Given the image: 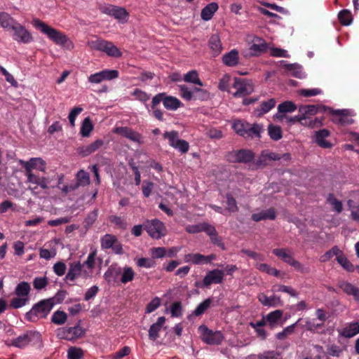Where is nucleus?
<instances>
[{"mask_svg":"<svg viewBox=\"0 0 359 359\" xmlns=\"http://www.w3.org/2000/svg\"><path fill=\"white\" fill-rule=\"evenodd\" d=\"M337 262L347 271L353 272L355 270L354 266L344 255L336 257Z\"/></svg>","mask_w":359,"mask_h":359,"instance_id":"obj_47","label":"nucleus"},{"mask_svg":"<svg viewBox=\"0 0 359 359\" xmlns=\"http://www.w3.org/2000/svg\"><path fill=\"white\" fill-rule=\"evenodd\" d=\"M224 273L219 269L210 271L203 280L201 287H208L211 284H219L223 282Z\"/></svg>","mask_w":359,"mask_h":359,"instance_id":"obj_15","label":"nucleus"},{"mask_svg":"<svg viewBox=\"0 0 359 359\" xmlns=\"http://www.w3.org/2000/svg\"><path fill=\"white\" fill-rule=\"evenodd\" d=\"M93 130V125L92 123L91 119L90 117H86L83 119L80 133L83 137H88Z\"/></svg>","mask_w":359,"mask_h":359,"instance_id":"obj_41","label":"nucleus"},{"mask_svg":"<svg viewBox=\"0 0 359 359\" xmlns=\"http://www.w3.org/2000/svg\"><path fill=\"white\" fill-rule=\"evenodd\" d=\"M198 330L201 334V339L207 344H219L224 339L220 331L213 332L205 325H200Z\"/></svg>","mask_w":359,"mask_h":359,"instance_id":"obj_6","label":"nucleus"},{"mask_svg":"<svg viewBox=\"0 0 359 359\" xmlns=\"http://www.w3.org/2000/svg\"><path fill=\"white\" fill-rule=\"evenodd\" d=\"M30 291V285L27 282L23 281L20 283L15 287V292L19 296H27Z\"/></svg>","mask_w":359,"mask_h":359,"instance_id":"obj_49","label":"nucleus"},{"mask_svg":"<svg viewBox=\"0 0 359 359\" xmlns=\"http://www.w3.org/2000/svg\"><path fill=\"white\" fill-rule=\"evenodd\" d=\"M85 333V330L77 325L74 327H62L58 329L57 331V336L60 339L68 341H75L84 336Z\"/></svg>","mask_w":359,"mask_h":359,"instance_id":"obj_7","label":"nucleus"},{"mask_svg":"<svg viewBox=\"0 0 359 359\" xmlns=\"http://www.w3.org/2000/svg\"><path fill=\"white\" fill-rule=\"evenodd\" d=\"M259 302L265 306L276 307L283 305L280 297L273 295L271 297L266 296L264 293H260L258 294Z\"/></svg>","mask_w":359,"mask_h":359,"instance_id":"obj_19","label":"nucleus"},{"mask_svg":"<svg viewBox=\"0 0 359 359\" xmlns=\"http://www.w3.org/2000/svg\"><path fill=\"white\" fill-rule=\"evenodd\" d=\"M163 137L169 140V144L172 147L175 148L176 147V142L179 140L177 131L165 132L163 133Z\"/></svg>","mask_w":359,"mask_h":359,"instance_id":"obj_58","label":"nucleus"},{"mask_svg":"<svg viewBox=\"0 0 359 359\" xmlns=\"http://www.w3.org/2000/svg\"><path fill=\"white\" fill-rule=\"evenodd\" d=\"M252 42L253 43L250 46L251 55H259L266 52L267 43L263 39L255 36Z\"/></svg>","mask_w":359,"mask_h":359,"instance_id":"obj_17","label":"nucleus"},{"mask_svg":"<svg viewBox=\"0 0 359 359\" xmlns=\"http://www.w3.org/2000/svg\"><path fill=\"white\" fill-rule=\"evenodd\" d=\"M156 262L154 259L148 258H140L137 262V265L140 267L151 268L154 267Z\"/></svg>","mask_w":359,"mask_h":359,"instance_id":"obj_63","label":"nucleus"},{"mask_svg":"<svg viewBox=\"0 0 359 359\" xmlns=\"http://www.w3.org/2000/svg\"><path fill=\"white\" fill-rule=\"evenodd\" d=\"M257 269H259L261 271L266 272L268 274L273 275L276 277H278L279 276V271H278L275 268L271 267L267 264H259L257 265Z\"/></svg>","mask_w":359,"mask_h":359,"instance_id":"obj_55","label":"nucleus"},{"mask_svg":"<svg viewBox=\"0 0 359 359\" xmlns=\"http://www.w3.org/2000/svg\"><path fill=\"white\" fill-rule=\"evenodd\" d=\"M358 333H359V324L358 323L355 322L350 323L348 326L345 327L343 330L341 334L346 337L350 338Z\"/></svg>","mask_w":359,"mask_h":359,"instance_id":"obj_39","label":"nucleus"},{"mask_svg":"<svg viewBox=\"0 0 359 359\" xmlns=\"http://www.w3.org/2000/svg\"><path fill=\"white\" fill-rule=\"evenodd\" d=\"M97 217V210H94L89 212L83 221V226L88 230L95 222Z\"/></svg>","mask_w":359,"mask_h":359,"instance_id":"obj_54","label":"nucleus"},{"mask_svg":"<svg viewBox=\"0 0 359 359\" xmlns=\"http://www.w3.org/2000/svg\"><path fill=\"white\" fill-rule=\"evenodd\" d=\"M283 314V312L282 310H276L269 313L266 317L269 326L271 328H273L278 324V321L280 320Z\"/></svg>","mask_w":359,"mask_h":359,"instance_id":"obj_32","label":"nucleus"},{"mask_svg":"<svg viewBox=\"0 0 359 359\" xmlns=\"http://www.w3.org/2000/svg\"><path fill=\"white\" fill-rule=\"evenodd\" d=\"M83 356V351L81 348L72 346L67 351L68 359H81Z\"/></svg>","mask_w":359,"mask_h":359,"instance_id":"obj_52","label":"nucleus"},{"mask_svg":"<svg viewBox=\"0 0 359 359\" xmlns=\"http://www.w3.org/2000/svg\"><path fill=\"white\" fill-rule=\"evenodd\" d=\"M144 229L149 235L156 239H159L165 234V227L158 219L147 221L144 225Z\"/></svg>","mask_w":359,"mask_h":359,"instance_id":"obj_10","label":"nucleus"},{"mask_svg":"<svg viewBox=\"0 0 359 359\" xmlns=\"http://www.w3.org/2000/svg\"><path fill=\"white\" fill-rule=\"evenodd\" d=\"M327 109L328 107L322 104H306L300 105L298 107V111L302 116H304V120H306L309 119L311 116L327 111Z\"/></svg>","mask_w":359,"mask_h":359,"instance_id":"obj_14","label":"nucleus"},{"mask_svg":"<svg viewBox=\"0 0 359 359\" xmlns=\"http://www.w3.org/2000/svg\"><path fill=\"white\" fill-rule=\"evenodd\" d=\"M114 133L123 137H126L134 142H142V135L128 127H116L114 129Z\"/></svg>","mask_w":359,"mask_h":359,"instance_id":"obj_16","label":"nucleus"},{"mask_svg":"<svg viewBox=\"0 0 359 359\" xmlns=\"http://www.w3.org/2000/svg\"><path fill=\"white\" fill-rule=\"evenodd\" d=\"M276 101L274 98H271L267 101L262 102L259 106L255 109V114L259 117L262 116L273 109L276 106Z\"/></svg>","mask_w":359,"mask_h":359,"instance_id":"obj_23","label":"nucleus"},{"mask_svg":"<svg viewBox=\"0 0 359 359\" xmlns=\"http://www.w3.org/2000/svg\"><path fill=\"white\" fill-rule=\"evenodd\" d=\"M67 318V314L64 311H55L51 318V321L56 325H63Z\"/></svg>","mask_w":359,"mask_h":359,"instance_id":"obj_53","label":"nucleus"},{"mask_svg":"<svg viewBox=\"0 0 359 359\" xmlns=\"http://www.w3.org/2000/svg\"><path fill=\"white\" fill-rule=\"evenodd\" d=\"M209 46L216 53H219L222 50L220 39L217 34H212L209 39Z\"/></svg>","mask_w":359,"mask_h":359,"instance_id":"obj_45","label":"nucleus"},{"mask_svg":"<svg viewBox=\"0 0 359 359\" xmlns=\"http://www.w3.org/2000/svg\"><path fill=\"white\" fill-rule=\"evenodd\" d=\"M48 285L46 277H36L33 280V285L36 290L43 289Z\"/></svg>","mask_w":359,"mask_h":359,"instance_id":"obj_61","label":"nucleus"},{"mask_svg":"<svg viewBox=\"0 0 359 359\" xmlns=\"http://www.w3.org/2000/svg\"><path fill=\"white\" fill-rule=\"evenodd\" d=\"M248 123L245 121L236 120L232 124V128L236 134L241 137H245Z\"/></svg>","mask_w":359,"mask_h":359,"instance_id":"obj_35","label":"nucleus"},{"mask_svg":"<svg viewBox=\"0 0 359 359\" xmlns=\"http://www.w3.org/2000/svg\"><path fill=\"white\" fill-rule=\"evenodd\" d=\"M32 25L57 45L65 46L69 41L65 34L37 18L32 20Z\"/></svg>","mask_w":359,"mask_h":359,"instance_id":"obj_1","label":"nucleus"},{"mask_svg":"<svg viewBox=\"0 0 359 359\" xmlns=\"http://www.w3.org/2000/svg\"><path fill=\"white\" fill-rule=\"evenodd\" d=\"M218 9V4L215 2H212L207 6H205L201 11V16L203 20L208 21L210 20L214 13Z\"/></svg>","mask_w":359,"mask_h":359,"instance_id":"obj_28","label":"nucleus"},{"mask_svg":"<svg viewBox=\"0 0 359 359\" xmlns=\"http://www.w3.org/2000/svg\"><path fill=\"white\" fill-rule=\"evenodd\" d=\"M118 77V72L115 69H104L91 74L88 81L91 83H100L104 80H111Z\"/></svg>","mask_w":359,"mask_h":359,"instance_id":"obj_13","label":"nucleus"},{"mask_svg":"<svg viewBox=\"0 0 359 359\" xmlns=\"http://www.w3.org/2000/svg\"><path fill=\"white\" fill-rule=\"evenodd\" d=\"M41 162V158H32L28 161H20L21 165H23L26 170V173L32 172V169L38 168V164Z\"/></svg>","mask_w":359,"mask_h":359,"instance_id":"obj_46","label":"nucleus"},{"mask_svg":"<svg viewBox=\"0 0 359 359\" xmlns=\"http://www.w3.org/2000/svg\"><path fill=\"white\" fill-rule=\"evenodd\" d=\"M212 303V299L208 298L203 302L200 303L196 309L193 311V315L199 316L205 313V311L210 307Z\"/></svg>","mask_w":359,"mask_h":359,"instance_id":"obj_51","label":"nucleus"},{"mask_svg":"<svg viewBox=\"0 0 359 359\" xmlns=\"http://www.w3.org/2000/svg\"><path fill=\"white\" fill-rule=\"evenodd\" d=\"M287 249L276 248L273 250V254L280 258L283 262L293 266L302 273H309V269L306 268L299 262L294 259L292 256L287 252Z\"/></svg>","mask_w":359,"mask_h":359,"instance_id":"obj_8","label":"nucleus"},{"mask_svg":"<svg viewBox=\"0 0 359 359\" xmlns=\"http://www.w3.org/2000/svg\"><path fill=\"white\" fill-rule=\"evenodd\" d=\"M41 340V335L37 331L29 330L12 340L11 345L18 348H23L31 342L36 343Z\"/></svg>","mask_w":359,"mask_h":359,"instance_id":"obj_5","label":"nucleus"},{"mask_svg":"<svg viewBox=\"0 0 359 359\" xmlns=\"http://www.w3.org/2000/svg\"><path fill=\"white\" fill-rule=\"evenodd\" d=\"M245 138H260L261 133L264 130L263 126L258 123L250 124L248 123Z\"/></svg>","mask_w":359,"mask_h":359,"instance_id":"obj_26","label":"nucleus"},{"mask_svg":"<svg viewBox=\"0 0 359 359\" xmlns=\"http://www.w3.org/2000/svg\"><path fill=\"white\" fill-rule=\"evenodd\" d=\"M53 307L52 299H43L35 304L32 309L26 313L25 318L30 322H35L39 318H46Z\"/></svg>","mask_w":359,"mask_h":359,"instance_id":"obj_2","label":"nucleus"},{"mask_svg":"<svg viewBox=\"0 0 359 359\" xmlns=\"http://www.w3.org/2000/svg\"><path fill=\"white\" fill-rule=\"evenodd\" d=\"M88 44L91 49L104 52L111 57H119L122 55L120 50L111 41L97 39L88 41Z\"/></svg>","mask_w":359,"mask_h":359,"instance_id":"obj_4","label":"nucleus"},{"mask_svg":"<svg viewBox=\"0 0 359 359\" xmlns=\"http://www.w3.org/2000/svg\"><path fill=\"white\" fill-rule=\"evenodd\" d=\"M121 277L120 281L123 284H126L133 280L135 276V272L133 269L130 266H126L121 270Z\"/></svg>","mask_w":359,"mask_h":359,"instance_id":"obj_40","label":"nucleus"},{"mask_svg":"<svg viewBox=\"0 0 359 359\" xmlns=\"http://www.w3.org/2000/svg\"><path fill=\"white\" fill-rule=\"evenodd\" d=\"M76 180L81 187H86L90 184V175L88 172L81 170L76 175Z\"/></svg>","mask_w":359,"mask_h":359,"instance_id":"obj_50","label":"nucleus"},{"mask_svg":"<svg viewBox=\"0 0 359 359\" xmlns=\"http://www.w3.org/2000/svg\"><path fill=\"white\" fill-rule=\"evenodd\" d=\"M184 81L185 82L197 84L200 86H203V83L200 80L198 72L196 70H191L187 73L184 76Z\"/></svg>","mask_w":359,"mask_h":359,"instance_id":"obj_42","label":"nucleus"},{"mask_svg":"<svg viewBox=\"0 0 359 359\" xmlns=\"http://www.w3.org/2000/svg\"><path fill=\"white\" fill-rule=\"evenodd\" d=\"M16 21L8 13L5 12L0 13V25L2 27L11 30L13 26L16 24Z\"/></svg>","mask_w":359,"mask_h":359,"instance_id":"obj_34","label":"nucleus"},{"mask_svg":"<svg viewBox=\"0 0 359 359\" xmlns=\"http://www.w3.org/2000/svg\"><path fill=\"white\" fill-rule=\"evenodd\" d=\"M327 202L330 204L332 209L337 213H341L343 210L341 201L337 199L333 194H329L327 198Z\"/></svg>","mask_w":359,"mask_h":359,"instance_id":"obj_43","label":"nucleus"},{"mask_svg":"<svg viewBox=\"0 0 359 359\" xmlns=\"http://www.w3.org/2000/svg\"><path fill=\"white\" fill-rule=\"evenodd\" d=\"M82 269L83 266L79 262L71 263L65 280L74 281L76 278L81 276Z\"/></svg>","mask_w":359,"mask_h":359,"instance_id":"obj_22","label":"nucleus"},{"mask_svg":"<svg viewBox=\"0 0 359 359\" xmlns=\"http://www.w3.org/2000/svg\"><path fill=\"white\" fill-rule=\"evenodd\" d=\"M102 11L108 15L114 17L121 23L126 22L129 16V13L126 8L111 5L104 7Z\"/></svg>","mask_w":359,"mask_h":359,"instance_id":"obj_11","label":"nucleus"},{"mask_svg":"<svg viewBox=\"0 0 359 359\" xmlns=\"http://www.w3.org/2000/svg\"><path fill=\"white\" fill-rule=\"evenodd\" d=\"M165 318L164 316L159 317L156 323L152 324L149 330V338L152 341H156L159 337V332L162 329L165 323Z\"/></svg>","mask_w":359,"mask_h":359,"instance_id":"obj_21","label":"nucleus"},{"mask_svg":"<svg viewBox=\"0 0 359 359\" xmlns=\"http://www.w3.org/2000/svg\"><path fill=\"white\" fill-rule=\"evenodd\" d=\"M180 90V95L182 98L187 101H190L191 100H194V93L185 85L179 86Z\"/></svg>","mask_w":359,"mask_h":359,"instance_id":"obj_56","label":"nucleus"},{"mask_svg":"<svg viewBox=\"0 0 359 359\" xmlns=\"http://www.w3.org/2000/svg\"><path fill=\"white\" fill-rule=\"evenodd\" d=\"M276 217V212L273 208H270L266 210L262 211L258 213L252 214V219L255 222H259L261 220H274Z\"/></svg>","mask_w":359,"mask_h":359,"instance_id":"obj_24","label":"nucleus"},{"mask_svg":"<svg viewBox=\"0 0 359 359\" xmlns=\"http://www.w3.org/2000/svg\"><path fill=\"white\" fill-rule=\"evenodd\" d=\"M297 323H295L290 326H287L282 332H278L276 334V338L278 339L283 340L285 339L287 335L292 334Z\"/></svg>","mask_w":359,"mask_h":359,"instance_id":"obj_60","label":"nucleus"},{"mask_svg":"<svg viewBox=\"0 0 359 359\" xmlns=\"http://www.w3.org/2000/svg\"><path fill=\"white\" fill-rule=\"evenodd\" d=\"M338 287L343 290L346 294L352 295L353 297L357 292L358 287L354 286L353 284L341 280L338 283Z\"/></svg>","mask_w":359,"mask_h":359,"instance_id":"obj_38","label":"nucleus"},{"mask_svg":"<svg viewBox=\"0 0 359 359\" xmlns=\"http://www.w3.org/2000/svg\"><path fill=\"white\" fill-rule=\"evenodd\" d=\"M121 273V268L116 265H111L104 274V280L108 283L115 282L118 276Z\"/></svg>","mask_w":359,"mask_h":359,"instance_id":"obj_27","label":"nucleus"},{"mask_svg":"<svg viewBox=\"0 0 359 359\" xmlns=\"http://www.w3.org/2000/svg\"><path fill=\"white\" fill-rule=\"evenodd\" d=\"M222 61L227 66H236L238 63V52L235 49L231 50L223 55Z\"/></svg>","mask_w":359,"mask_h":359,"instance_id":"obj_29","label":"nucleus"},{"mask_svg":"<svg viewBox=\"0 0 359 359\" xmlns=\"http://www.w3.org/2000/svg\"><path fill=\"white\" fill-rule=\"evenodd\" d=\"M297 109V105L292 101L287 100L279 104L278 106V113H291Z\"/></svg>","mask_w":359,"mask_h":359,"instance_id":"obj_37","label":"nucleus"},{"mask_svg":"<svg viewBox=\"0 0 359 359\" xmlns=\"http://www.w3.org/2000/svg\"><path fill=\"white\" fill-rule=\"evenodd\" d=\"M226 204H227V210L230 212H235L238 211V208L237 206V203L235 198L232 196L231 194H226Z\"/></svg>","mask_w":359,"mask_h":359,"instance_id":"obj_57","label":"nucleus"},{"mask_svg":"<svg viewBox=\"0 0 359 359\" xmlns=\"http://www.w3.org/2000/svg\"><path fill=\"white\" fill-rule=\"evenodd\" d=\"M11 31L13 32V39L18 42L27 43L33 39L30 32L18 22L13 26Z\"/></svg>","mask_w":359,"mask_h":359,"instance_id":"obj_12","label":"nucleus"},{"mask_svg":"<svg viewBox=\"0 0 359 359\" xmlns=\"http://www.w3.org/2000/svg\"><path fill=\"white\" fill-rule=\"evenodd\" d=\"M116 243V237L111 234H106L101 238V246L104 249L111 248Z\"/></svg>","mask_w":359,"mask_h":359,"instance_id":"obj_44","label":"nucleus"},{"mask_svg":"<svg viewBox=\"0 0 359 359\" xmlns=\"http://www.w3.org/2000/svg\"><path fill=\"white\" fill-rule=\"evenodd\" d=\"M338 18L341 25L347 26L349 25L353 20L352 15L348 10L344 9L339 12Z\"/></svg>","mask_w":359,"mask_h":359,"instance_id":"obj_48","label":"nucleus"},{"mask_svg":"<svg viewBox=\"0 0 359 359\" xmlns=\"http://www.w3.org/2000/svg\"><path fill=\"white\" fill-rule=\"evenodd\" d=\"M104 144L102 140H97L91 144L79 147L77 149V153L83 157L88 156L100 148Z\"/></svg>","mask_w":359,"mask_h":359,"instance_id":"obj_18","label":"nucleus"},{"mask_svg":"<svg viewBox=\"0 0 359 359\" xmlns=\"http://www.w3.org/2000/svg\"><path fill=\"white\" fill-rule=\"evenodd\" d=\"M280 64L283 67L285 68L287 72H290V74L292 76L298 79L304 77V73L302 72V67L299 65L297 63L287 64L286 61L284 60H281Z\"/></svg>","mask_w":359,"mask_h":359,"instance_id":"obj_25","label":"nucleus"},{"mask_svg":"<svg viewBox=\"0 0 359 359\" xmlns=\"http://www.w3.org/2000/svg\"><path fill=\"white\" fill-rule=\"evenodd\" d=\"M233 87L236 89L233 97H240L251 94L254 91V85L250 80L234 78Z\"/></svg>","mask_w":359,"mask_h":359,"instance_id":"obj_9","label":"nucleus"},{"mask_svg":"<svg viewBox=\"0 0 359 359\" xmlns=\"http://www.w3.org/2000/svg\"><path fill=\"white\" fill-rule=\"evenodd\" d=\"M330 135V133L327 129H322L315 133V142L322 148H331L332 143L325 140V139Z\"/></svg>","mask_w":359,"mask_h":359,"instance_id":"obj_20","label":"nucleus"},{"mask_svg":"<svg viewBox=\"0 0 359 359\" xmlns=\"http://www.w3.org/2000/svg\"><path fill=\"white\" fill-rule=\"evenodd\" d=\"M248 359H281V355L276 351H265L257 355H251Z\"/></svg>","mask_w":359,"mask_h":359,"instance_id":"obj_31","label":"nucleus"},{"mask_svg":"<svg viewBox=\"0 0 359 359\" xmlns=\"http://www.w3.org/2000/svg\"><path fill=\"white\" fill-rule=\"evenodd\" d=\"M268 134L270 138L274 141H278L283 137V131L280 126L273 124L268 126Z\"/></svg>","mask_w":359,"mask_h":359,"instance_id":"obj_36","label":"nucleus"},{"mask_svg":"<svg viewBox=\"0 0 359 359\" xmlns=\"http://www.w3.org/2000/svg\"><path fill=\"white\" fill-rule=\"evenodd\" d=\"M82 111H83V109L80 107H76L71 110V111L68 116V118H69V123H70V125L72 127H74L76 117Z\"/></svg>","mask_w":359,"mask_h":359,"instance_id":"obj_64","label":"nucleus"},{"mask_svg":"<svg viewBox=\"0 0 359 359\" xmlns=\"http://www.w3.org/2000/svg\"><path fill=\"white\" fill-rule=\"evenodd\" d=\"M180 100L172 96L165 95L163 99V105L168 110H176L181 106Z\"/></svg>","mask_w":359,"mask_h":359,"instance_id":"obj_33","label":"nucleus"},{"mask_svg":"<svg viewBox=\"0 0 359 359\" xmlns=\"http://www.w3.org/2000/svg\"><path fill=\"white\" fill-rule=\"evenodd\" d=\"M226 158L230 163L248 164L253 163L255 159V154L251 149H241L229 151Z\"/></svg>","mask_w":359,"mask_h":359,"instance_id":"obj_3","label":"nucleus"},{"mask_svg":"<svg viewBox=\"0 0 359 359\" xmlns=\"http://www.w3.org/2000/svg\"><path fill=\"white\" fill-rule=\"evenodd\" d=\"M161 305V299L158 297H154L146 307V313H150L155 311Z\"/></svg>","mask_w":359,"mask_h":359,"instance_id":"obj_62","label":"nucleus"},{"mask_svg":"<svg viewBox=\"0 0 359 359\" xmlns=\"http://www.w3.org/2000/svg\"><path fill=\"white\" fill-rule=\"evenodd\" d=\"M269 158L267 155V150H264L261 152L258 158L253 161L251 170H257L263 168L268 165Z\"/></svg>","mask_w":359,"mask_h":359,"instance_id":"obj_30","label":"nucleus"},{"mask_svg":"<svg viewBox=\"0 0 359 359\" xmlns=\"http://www.w3.org/2000/svg\"><path fill=\"white\" fill-rule=\"evenodd\" d=\"M172 317H180L182 315V306L180 302H174L170 306Z\"/></svg>","mask_w":359,"mask_h":359,"instance_id":"obj_59","label":"nucleus"}]
</instances>
